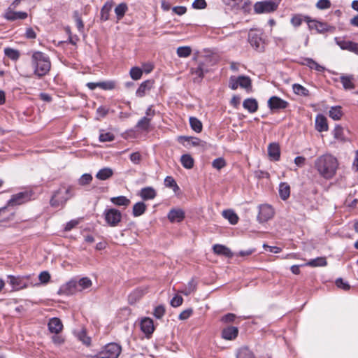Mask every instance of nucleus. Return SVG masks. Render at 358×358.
I'll return each instance as SVG.
<instances>
[{
    "instance_id": "nucleus-1",
    "label": "nucleus",
    "mask_w": 358,
    "mask_h": 358,
    "mask_svg": "<svg viewBox=\"0 0 358 358\" xmlns=\"http://www.w3.org/2000/svg\"><path fill=\"white\" fill-rule=\"evenodd\" d=\"M314 166L322 177L329 180L335 176L338 162L332 155L325 154L315 159Z\"/></svg>"
},
{
    "instance_id": "nucleus-2",
    "label": "nucleus",
    "mask_w": 358,
    "mask_h": 358,
    "mask_svg": "<svg viewBox=\"0 0 358 358\" xmlns=\"http://www.w3.org/2000/svg\"><path fill=\"white\" fill-rule=\"evenodd\" d=\"M31 64L34 75L39 78L46 76L51 69L50 57L40 51H36L32 54Z\"/></svg>"
},
{
    "instance_id": "nucleus-3",
    "label": "nucleus",
    "mask_w": 358,
    "mask_h": 358,
    "mask_svg": "<svg viewBox=\"0 0 358 358\" xmlns=\"http://www.w3.org/2000/svg\"><path fill=\"white\" fill-rule=\"evenodd\" d=\"M73 187L71 185H61L59 188L55 192L51 199L50 205L52 207H63L66 202L73 197Z\"/></svg>"
},
{
    "instance_id": "nucleus-4",
    "label": "nucleus",
    "mask_w": 358,
    "mask_h": 358,
    "mask_svg": "<svg viewBox=\"0 0 358 358\" xmlns=\"http://www.w3.org/2000/svg\"><path fill=\"white\" fill-rule=\"evenodd\" d=\"M106 222L111 227H117L122 220V213L113 208H106L103 213Z\"/></svg>"
},
{
    "instance_id": "nucleus-5",
    "label": "nucleus",
    "mask_w": 358,
    "mask_h": 358,
    "mask_svg": "<svg viewBox=\"0 0 358 358\" xmlns=\"http://www.w3.org/2000/svg\"><path fill=\"white\" fill-rule=\"evenodd\" d=\"M278 3L273 0H265L258 1L254 5V10L256 13H270L277 10Z\"/></svg>"
},
{
    "instance_id": "nucleus-6",
    "label": "nucleus",
    "mask_w": 358,
    "mask_h": 358,
    "mask_svg": "<svg viewBox=\"0 0 358 358\" xmlns=\"http://www.w3.org/2000/svg\"><path fill=\"white\" fill-rule=\"evenodd\" d=\"M29 275H8L9 280L8 282L12 286L13 291H18L27 288L29 284Z\"/></svg>"
},
{
    "instance_id": "nucleus-7",
    "label": "nucleus",
    "mask_w": 358,
    "mask_h": 358,
    "mask_svg": "<svg viewBox=\"0 0 358 358\" xmlns=\"http://www.w3.org/2000/svg\"><path fill=\"white\" fill-rule=\"evenodd\" d=\"M122 351V347L116 343L106 344L101 350L103 358H118Z\"/></svg>"
},
{
    "instance_id": "nucleus-8",
    "label": "nucleus",
    "mask_w": 358,
    "mask_h": 358,
    "mask_svg": "<svg viewBox=\"0 0 358 358\" xmlns=\"http://www.w3.org/2000/svg\"><path fill=\"white\" fill-rule=\"evenodd\" d=\"M304 20L307 22L310 29H316L318 33H324L334 30V27L327 23L322 22L315 20H311L310 17H305Z\"/></svg>"
},
{
    "instance_id": "nucleus-9",
    "label": "nucleus",
    "mask_w": 358,
    "mask_h": 358,
    "mask_svg": "<svg viewBox=\"0 0 358 358\" xmlns=\"http://www.w3.org/2000/svg\"><path fill=\"white\" fill-rule=\"evenodd\" d=\"M32 194L29 191H24L13 194L11 199L8 201L7 204L8 206H14L21 205L31 198Z\"/></svg>"
},
{
    "instance_id": "nucleus-10",
    "label": "nucleus",
    "mask_w": 358,
    "mask_h": 358,
    "mask_svg": "<svg viewBox=\"0 0 358 358\" xmlns=\"http://www.w3.org/2000/svg\"><path fill=\"white\" fill-rule=\"evenodd\" d=\"M16 7L9 6L5 10L3 17L8 21H15L17 20H24L27 17L28 14L23 11H15Z\"/></svg>"
},
{
    "instance_id": "nucleus-11",
    "label": "nucleus",
    "mask_w": 358,
    "mask_h": 358,
    "mask_svg": "<svg viewBox=\"0 0 358 358\" xmlns=\"http://www.w3.org/2000/svg\"><path fill=\"white\" fill-rule=\"evenodd\" d=\"M274 211L271 206L263 204L259 206V214L257 220L259 222H265L272 218Z\"/></svg>"
},
{
    "instance_id": "nucleus-12",
    "label": "nucleus",
    "mask_w": 358,
    "mask_h": 358,
    "mask_svg": "<svg viewBox=\"0 0 358 358\" xmlns=\"http://www.w3.org/2000/svg\"><path fill=\"white\" fill-rule=\"evenodd\" d=\"M336 43L342 49L348 50L358 55V43L350 41H346L341 37L334 38Z\"/></svg>"
},
{
    "instance_id": "nucleus-13",
    "label": "nucleus",
    "mask_w": 358,
    "mask_h": 358,
    "mask_svg": "<svg viewBox=\"0 0 358 358\" xmlns=\"http://www.w3.org/2000/svg\"><path fill=\"white\" fill-rule=\"evenodd\" d=\"M78 292L77 280L72 279L60 287L58 294L69 296Z\"/></svg>"
},
{
    "instance_id": "nucleus-14",
    "label": "nucleus",
    "mask_w": 358,
    "mask_h": 358,
    "mask_svg": "<svg viewBox=\"0 0 358 358\" xmlns=\"http://www.w3.org/2000/svg\"><path fill=\"white\" fill-rule=\"evenodd\" d=\"M248 41L251 46L258 50L264 48V41L261 36V34L251 30L248 34Z\"/></svg>"
},
{
    "instance_id": "nucleus-15",
    "label": "nucleus",
    "mask_w": 358,
    "mask_h": 358,
    "mask_svg": "<svg viewBox=\"0 0 358 358\" xmlns=\"http://www.w3.org/2000/svg\"><path fill=\"white\" fill-rule=\"evenodd\" d=\"M289 103L276 96H271L268 101V106L271 110L285 109Z\"/></svg>"
},
{
    "instance_id": "nucleus-16",
    "label": "nucleus",
    "mask_w": 358,
    "mask_h": 358,
    "mask_svg": "<svg viewBox=\"0 0 358 358\" xmlns=\"http://www.w3.org/2000/svg\"><path fill=\"white\" fill-rule=\"evenodd\" d=\"M185 212L180 208L171 209L167 215L171 222H181L185 219Z\"/></svg>"
},
{
    "instance_id": "nucleus-17",
    "label": "nucleus",
    "mask_w": 358,
    "mask_h": 358,
    "mask_svg": "<svg viewBox=\"0 0 358 358\" xmlns=\"http://www.w3.org/2000/svg\"><path fill=\"white\" fill-rule=\"evenodd\" d=\"M154 81L152 80H147L143 81L138 87L136 92V96L138 97H143L152 88Z\"/></svg>"
},
{
    "instance_id": "nucleus-18",
    "label": "nucleus",
    "mask_w": 358,
    "mask_h": 358,
    "mask_svg": "<svg viewBox=\"0 0 358 358\" xmlns=\"http://www.w3.org/2000/svg\"><path fill=\"white\" fill-rule=\"evenodd\" d=\"M48 326L49 331L55 334H58L63 329L62 322L58 317H52L50 319Z\"/></svg>"
},
{
    "instance_id": "nucleus-19",
    "label": "nucleus",
    "mask_w": 358,
    "mask_h": 358,
    "mask_svg": "<svg viewBox=\"0 0 358 358\" xmlns=\"http://www.w3.org/2000/svg\"><path fill=\"white\" fill-rule=\"evenodd\" d=\"M268 155L271 160L278 161L280 157V149L278 143H271L268 146Z\"/></svg>"
},
{
    "instance_id": "nucleus-20",
    "label": "nucleus",
    "mask_w": 358,
    "mask_h": 358,
    "mask_svg": "<svg viewBox=\"0 0 358 358\" xmlns=\"http://www.w3.org/2000/svg\"><path fill=\"white\" fill-rule=\"evenodd\" d=\"M141 329L147 336L151 335L155 330L153 320L149 317L143 318L141 322Z\"/></svg>"
},
{
    "instance_id": "nucleus-21",
    "label": "nucleus",
    "mask_w": 358,
    "mask_h": 358,
    "mask_svg": "<svg viewBox=\"0 0 358 358\" xmlns=\"http://www.w3.org/2000/svg\"><path fill=\"white\" fill-rule=\"evenodd\" d=\"M114 5L113 0L107 1L101 9L100 19L101 21H107L110 18V12Z\"/></svg>"
},
{
    "instance_id": "nucleus-22",
    "label": "nucleus",
    "mask_w": 358,
    "mask_h": 358,
    "mask_svg": "<svg viewBox=\"0 0 358 358\" xmlns=\"http://www.w3.org/2000/svg\"><path fill=\"white\" fill-rule=\"evenodd\" d=\"M238 328L232 326L223 329L222 331V336L225 340H234L238 336Z\"/></svg>"
},
{
    "instance_id": "nucleus-23",
    "label": "nucleus",
    "mask_w": 358,
    "mask_h": 358,
    "mask_svg": "<svg viewBox=\"0 0 358 358\" xmlns=\"http://www.w3.org/2000/svg\"><path fill=\"white\" fill-rule=\"evenodd\" d=\"M213 250L214 253L217 255H222L226 257H231L233 256L231 250L224 245L215 244L213 245Z\"/></svg>"
},
{
    "instance_id": "nucleus-24",
    "label": "nucleus",
    "mask_w": 358,
    "mask_h": 358,
    "mask_svg": "<svg viewBox=\"0 0 358 358\" xmlns=\"http://www.w3.org/2000/svg\"><path fill=\"white\" fill-rule=\"evenodd\" d=\"M315 127L319 132L326 131L328 130V124L327 118L321 114L316 116Z\"/></svg>"
},
{
    "instance_id": "nucleus-25",
    "label": "nucleus",
    "mask_w": 358,
    "mask_h": 358,
    "mask_svg": "<svg viewBox=\"0 0 358 358\" xmlns=\"http://www.w3.org/2000/svg\"><path fill=\"white\" fill-rule=\"evenodd\" d=\"M147 292V288L138 287L129 295V301L134 303L139 300Z\"/></svg>"
},
{
    "instance_id": "nucleus-26",
    "label": "nucleus",
    "mask_w": 358,
    "mask_h": 358,
    "mask_svg": "<svg viewBox=\"0 0 358 358\" xmlns=\"http://www.w3.org/2000/svg\"><path fill=\"white\" fill-rule=\"evenodd\" d=\"M14 213L10 209L8 204L2 208H0V222H6L13 219Z\"/></svg>"
},
{
    "instance_id": "nucleus-27",
    "label": "nucleus",
    "mask_w": 358,
    "mask_h": 358,
    "mask_svg": "<svg viewBox=\"0 0 358 358\" xmlns=\"http://www.w3.org/2000/svg\"><path fill=\"white\" fill-rule=\"evenodd\" d=\"M355 78L353 75H342L340 77L341 83L345 90H353L355 85L353 83Z\"/></svg>"
},
{
    "instance_id": "nucleus-28",
    "label": "nucleus",
    "mask_w": 358,
    "mask_h": 358,
    "mask_svg": "<svg viewBox=\"0 0 358 358\" xmlns=\"http://www.w3.org/2000/svg\"><path fill=\"white\" fill-rule=\"evenodd\" d=\"M243 108L249 113H255L258 109V103L255 99L248 98L243 101Z\"/></svg>"
},
{
    "instance_id": "nucleus-29",
    "label": "nucleus",
    "mask_w": 358,
    "mask_h": 358,
    "mask_svg": "<svg viewBox=\"0 0 358 358\" xmlns=\"http://www.w3.org/2000/svg\"><path fill=\"white\" fill-rule=\"evenodd\" d=\"M139 195L143 200H150L156 196L157 192L153 187H146L141 189Z\"/></svg>"
},
{
    "instance_id": "nucleus-30",
    "label": "nucleus",
    "mask_w": 358,
    "mask_h": 358,
    "mask_svg": "<svg viewBox=\"0 0 358 358\" xmlns=\"http://www.w3.org/2000/svg\"><path fill=\"white\" fill-rule=\"evenodd\" d=\"M191 72L192 74H195L199 78H202L204 74L208 72V68L204 62H199L197 67L192 68Z\"/></svg>"
},
{
    "instance_id": "nucleus-31",
    "label": "nucleus",
    "mask_w": 358,
    "mask_h": 358,
    "mask_svg": "<svg viewBox=\"0 0 358 358\" xmlns=\"http://www.w3.org/2000/svg\"><path fill=\"white\" fill-rule=\"evenodd\" d=\"M290 195V187L287 182H281L279 185V196L285 201Z\"/></svg>"
},
{
    "instance_id": "nucleus-32",
    "label": "nucleus",
    "mask_w": 358,
    "mask_h": 358,
    "mask_svg": "<svg viewBox=\"0 0 358 358\" xmlns=\"http://www.w3.org/2000/svg\"><path fill=\"white\" fill-rule=\"evenodd\" d=\"M180 162L182 166L187 169L193 168L194 160L189 154H184L180 157Z\"/></svg>"
},
{
    "instance_id": "nucleus-33",
    "label": "nucleus",
    "mask_w": 358,
    "mask_h": 358,
    "mask_svg": "<svg viewBox=\"0 0 358 358\" xmlns=\"http://www.w3.org/2000/svg\"><path fill=\"white\" fill-rule=\"evenodd\" d=\"M113 174V171L108 167H106L103 169H100L96 175V177L101 180H105L110 178Z\"/></svg>"
},
{
    "instance_id": "nucleus-34",
    "label": "nucleus",
    "mask_w": 358,
    "mask_h": 358,
    "mask_svg": "<svg viewBox=\"0 0 358 358\" xmlns=\"http://www.w3.org/2000/svg\"><path fill=\"white\" fill-rule=\"evenodd\" d=\"M343 115L342 108L339 106H332L329 111V117L334 120H339Z\"/></svg>"
},
{
    "instance_id": "nucleus-35",
    "label": "nucleus",
    "mask_w": 358,
    "mask_h": 358,
    "mask_svg": "<svg viewBox=\"0 0 358 358\" xmlns=\"http://www.w3.org/2000/svg\"><path fill=\"white\" fill-rule=\"evenodd\" d=\"M146 205L143 202H137L133 206L132 214L134 217H138L143 215L146 210Z\"/></svg>"
},
{
    "instance_id": "nucleus-36",
    "label": "nucleus",
    "mask_w": 358,
    "mask_h": 358,
    "mask_svg": "<svg viewBox=\"0 0 358 358\" xmlns=\"http://www.w3.org/2000/svg\"><path fill=\"white\" fill-rule=\"evenodd\" d=\"M110 201L116 206H128L130 203V200L124 196H119L116 197H112Z\"/></svg>"
},
{
    "instance_id": "nucleus-37",
    "label": "nucleus",
    "mask_w": 358,
    "mask_h": 358,
    "mask_svg": "<svg viewBox=\"0 0 358 358\" xmlns=\"http://www.w3.org/2000/svg\"><path fill=\"white\" fill-rule=\"evenodd\" d=\"M92 285V280L87 277H83L77 280V286L79 292L90 287Z\"/></svg>"
},
{
    "instance_id": "nucleus-38",
    "label": "nucleus",
    "mask_w": 358,
    "mask_h": 358,
    "mask_svg": "<svg viewBox=\"0 0 358 358\" xmlns=\"http://www.w3.org/2000/svg\"><path fill=\"white\" fill-rule=\"evenodd\" d=\"M236 358H255V355L248 347H242L238 349Z\"/></svg>"
},
{
    "instance_id": "nucleus-39",
    "label": "nucleus",
    "mask_w": 358,
    "mask_h": 358,
    "mask_svg": "<svg viewBox=\"0 0 358 358\" xmlns=\"http://www.w3.org/2000/svg\"><path fill=\"white\" fill-rule=\"evenodd\" d=\"M128 10V6L126 3H121L118 4L115 8V13L117 16V19L120 20L124 16L126 12Z\"/></svg>"
},
{
    "instance_id": "nucleus-40",
    "label": "nucleus",
    "mask_w": 358,
    "mask_h": 358,
    "mask_svg": "<svg viewBox=\"0 0 358 358\" xmlns=\"http://www.w3.org/2000/svg\"><path fill=\"white\" fill-rule=\"evenodd\" d=\"M151 118L143 117L138 120L136 127L141 131H148L150 125Z\"/></svg>"
},
{
    "instance_id": "nucleus-41",
    "label": "nucleus",
    "mask_w": 358,
    "mask_h": 358,
    "mask_svg": "<svg viewBox=\"0 0 358 358\" xmlns=\"http://www.w3.org/2000/svg\"><path fill=\"white\" fill-rule=\"evenodd\" d=\"M196 283L193 279H192L187 285H185L184 287L180 289L178 292L183 294L184 295L187 296L196 290Z\"/></svg>"
},
{
    "instance_id": "nucleus-42",
    "label": "nucleus",
    "mask_w": 358,
    "mask_h": 358,
    "mask_svg": "<svg viewBox=\"0 0 358 358\" xmlns=\"http://www.w3.org/2000/svg\"><path fill=\"white\" fill-rule=\"evenodd\" d=\"M189 124L192 130L196 133H200L202 131L203 125L201 122L195 117H189Z\"/></svg>"
},
{
    "instance_id": "nucleus-43",
    "label": "nucleus",
    "mask_w": 358,
    "mask_h": 358,
    "mask_svg": "<svg viewBox=\"0 0 358 358\" xmlns=\"http://www.w3.org/2000/svg\"><path fill=\"white\" fill-rule=\"evenodd\" d=\"M327 264V262L325 257H320L313 259H310L308 262L306 263L307 266L311 267H317V266H324Z\"/></svg>"
},
{
    "instance_id": "nucleus-44",
    "label": "nucleus",
    "mask_w": 358,
    "mask_h": 358,
    "mask_svg": "<svg viewBox=\"0 0 358 358\" xmlns=\"http://www.w3.org/2000/svg\"><path fill=\"white\" fill-rule=\"evenodd\" d=\"M334 137L341 142L346 141V138L344 136V129L340 125H336L333 131Z\"/></svg>"
},
{
    "instance_id": "nucleus-45",
    "label": "nucleus",
    "mask_w": 358,
    "mask_h": 358,
    "mask_svg": "<svg viewBox=\"0 0 358 358\" xmlns=\"http://www.w3.org/2000/svg\"><path fill=\"white\" fill-rule=\"evenodd\" d=\"M222 215L232 224H236L238 221V217L233 210H224Z\"/></svg>"
},
{
    "instance_id": "nucleus-46",
    "label": "nucleus",
    "mask_w": 358,
    "mask_h": 358,
    "mask_svg": "<svg viewBox=\"0 0 358 358\" xmlns=\"http://www.w3.org/2000/svg\"><path fill=\"white\" fill-rule=\"evenodd\" d=\"M237 78L239 87L246 90L251 87V80L248 76H239Z\"/></svg>"
},
{
    "instance_id": "nucleus-47",
    "label": "nucleus",
    "mask_w": 358,
    "mask_h": 358,
    "mask_svg": "<svg viewBox=\"0 0 358 358\" xmlns=\"http://www.w3.org/2000/svg\"><path fill=\"white\" fill-rule=\"evenodd\" d=\"M292 89L294 92L297 95L303 96H307L309 95V90L300 84H294L292 85Z\"/></svg>"
},
{
    "instance_id": "nucleus-48",
    "label": "nucleus",
    "mask_w": 358,
    "mask_h": 358,
    "mask_svg": "<svg viewBox=\"0 0 358 358\" xmlns=\"http://www.w3.org/2000/svg\"><path fill=\"white\" fill-rule=\"evenodd\" d=\"M4 54L6 56H7L9 59L16 61L20 57V52L18 50L15 49H13L10 48H6L4 49Z\"/></svg>"
},
{
    "instance_id": "nucleus-49",
    "label": "nucleus",
    "mask_w": 358,
    "mask_h": 358,
    "mask_svg": "<svg viewBox=\"0 0 358 358\" xmlns=\"http://www.w3.org/2000/svg\"><path fill=\"white\" fill-rule=\"evenodd\" d=\"M177 55L179 57H187L192 53V49L189 46H181L177 48Z\"/></svg>"
},
{
    "instance_id": "nucleus-50",
    "label": "nucleus",
    "mask_w": 358,
    "mask_h": 358,
    "mask_svg": "<svg viewBox=\"0 0 358 358\" xmlns=\"http://www.w3.org/2000/svg\"><path fill=\"white\" fill-rule=\"evenodd\" d=\"M129 75L133 80H138L142 77L143 70L137 66L132 67L130 69Z\"/></svg>"
},
{
    "instance_id": "nucleus-51",
    "label": "nucleus",
    "mask_w": 358,
    "mask_h": 358,
    "mask_svg": "<svg viewBox=\"0 0 358 358\" xmlns=\"http://www.w3.org/2000/svg\"><path fill=\"white\" fill-rule=\"evenodd\" d=\"M116 87V83L113 80L99 82V87L104 90H111Z\"/></svg>"
},
{
    "instance_id": "nucleus-52",
    "label": "nucleus",
    "mask_w": 358,
    "mask_h": 358,
    "mask_svg": "<svg viewBox=\"0 0 358 358\" xmlns=\"http://www.w3.org/2000/svg\"><path fill=\"white\" fill-rule=\"evenodd\" d=\"M306 16H303L301 14H296V15H294L292 18H291V24L295 27H299L302 22L303 21H305L304 20V18H305Z\"/></svg>"
},
{
    "instance_id": "nucleus-53",
    "label": "nucleus",
    "mask_w": 358,
    "mask_h": 358,
    "mask_svg": "<svg viewBox=\"0 0 358 358\" xmlns=\"http://www.w3.org/2000/svg\"><path fill=\"white\" fill-rule=\"evenodd\" d=\"M77 337L83 344L86 345H90L91 338L87 336L85 330L80 331L77 334Z\"/></svg>"
},
{
    "instance_id": "nucleus-54",
    "label": "nucleus",
    "mask_w": 358,
    "mask_h": 358,
    "mask_svg": "<svg viewBox=\"0 0 358 358\" xmlns=\"http://www.w3.org/2000/svg\"><path fill=\"white\" fill-rule=\"evenodd\" d=\"M164 185L167 187L173 188L174 191L179 189L176 180L171 176H166L164 180Z\"/></svg>"
},
{
    "instance_id": "nucleus-55",
    "label": "nucleus",
    "mask_w": 358,
    "mask_h": 358,
    "mask_svg": "<svg viewBox=\"0 0 358 358\" xmlns=\"http://www.w3.org/2000/svg\"><path fill=\"white\" fill-rule=\"evenodd\" d=\"M212 166L214 169L220 170L226 166V162L222 157L216 158L213 161Z\"/></svg>"
},
{
    "instance_id": "nucleus-56",
    "label": "nucleus",
    "mask_w": 358,
    "mask_h": 358,
    "mask_svg": "<svg viewBox=\"0 0 358 358\" xmlns=\"http://www.w3.org/2000/svg\"><path fill=\"white\" fill-rule=\"evenodd\" d=\"M73 17L76 23V27L80 31H83L84 29V24L78 11L76 10L73 13Z\"/></svg>"
},
{
    "instance_id": "nucleus-57",
    "label": "nucleus",
    "mask_w": 358,
    "mask_h": 358,
    "mask_svg": "<svg viewBox=\"0 0 358 358\" xmlns=\"http://www.w3.org/2000/svg\"><path fill=\"white\" fill-rule=\"evenodd\" d=\"M99 138L101 142H110L115 139V136L110 132L101 133Z\"/></svg>"
},
{
    "instance_id": "nucleus-58",
    "label": "nucleus",
    "mask_w": 358,
    "mask_h": 358,
    "mask_svg": "<svg viewBox=\"0 0 358 358\" xmlns=\"http://www.w3.org/2000/svg\"><path fill=\"white\" fill-rule=\"evenodd\" d=\"M316 8L320 10L328 9L331 7V3L329 0H319L316 3Z\"/></svg>"
},
{
    "instance_id": "nucleus-59",
    "label": "nucleus",
    "mask_w": 358,
    "mask_h": 358,
    "mask_svg": "<svg viewBox=\"0 0 358 358\" xmlns=\"http://www.w3.org/2000/svg\"><path fill=\"white\" fill-rule=\"evenodd\" d=\"M336 285L345 291L349 290L350 289V285L348 282L344 281L341 278H338L336 280Z\"/></svg>"
},
{
    "instance_id": "nucleus-60",
    "label": "nucleus",
    "mask_w": 358,
    "mask_h": 358,
    "mask_svg": "<svg viewBox=\"0 0 358 358\" xmlns=\"http://www.w3.org/2000/svg\"><path fill=\"white\" fill-rule=\"evenodd\" d=\"M92 180V176L89 173L83 174L79 179V184L81 185H85L91 182Z\"/></svg>"
},
{
    "instance_id": "nucleus-61",
    "label": "nucleus",
    "mask_w": 358,
    "mask_h": 358,
    "mask_svg": "<svg viewBox=\"0 0 358 358\" xmlns=\"http://www.w3.org/2000/svg\"><path fill=\"white\" fill-rule=\"evenodd\" d=\"M165 313V308L163 306H158L154 310V315L157 319H161Z\"/></svg>"
},
{
    "instance_id": "nucleus-62",
    "label": "nucleus",
    "mask_w": 358,
    "mask_h": 358,
    "mask_svg": "<svg viewBox=\"0 0 358 358\" xmlns=\"http://www.w3.org/2000/svg\"><path fill=\"white\" fill-rule=\"evenodd\" d=\"M183 138L188 142V143L193 146L200 145L202 141L196 137L184 136Z\"/></svg>"
},
{
    "instance_id": "nucleus-63",
    "label": "nucleus",
    "mask_w": 358,
    "mask_h": 358,
    "mask_svg": "<svg viewBox=\"0 0 358 358\" xmlns=\"http://www.w3.org/2000/svg\"><path fill=\"white\" fill-rule=\"evenodd\" d=\"M192 313H193L192 308H187L180 313V314L178 316V318L180 320H185L188 319L192 315Z\"/></svg>"
},
{
    "instance_id": "nucleus-64",
    "label": "nucleus",
    "mask_w": 358,
    "mask_h": 358,
    "mask_svg": "<svg viewBox=\"0 0 358 358\" xmlns=\"http://www.w3.org/2000/svg\"><path fill=\"white\" fill-rule=\"evenodd\" d=\"M38 278L41 283H47L50 280V275L48 271H42L39 274Z\"/></svg>"
}]
</instances>
